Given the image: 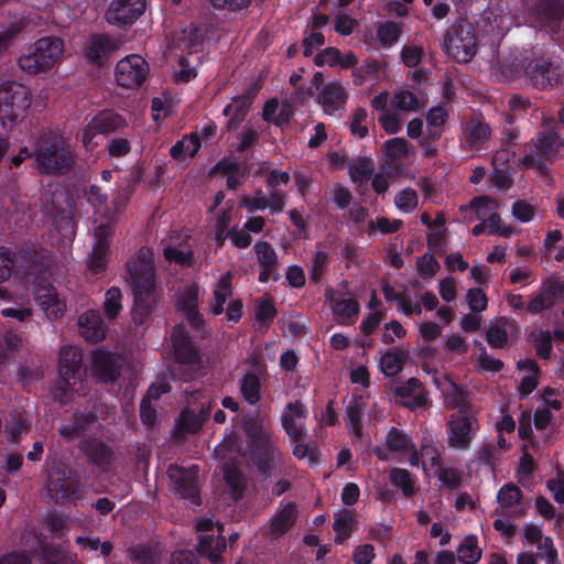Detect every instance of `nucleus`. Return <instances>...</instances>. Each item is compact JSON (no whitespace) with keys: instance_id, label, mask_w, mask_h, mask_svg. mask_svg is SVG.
<instances>
[{"instance_id":"f257e3e1","label":"nucleus","mask_w":564,"mask_h":564,"mask_svg":"<svg viewBox=\"0 0 564 564\" xmlns=\"http://www.w3.org/2000/svg\"><path fill=\"white\" fill-rule=\"evenodd\" d=\"M128 281L133 294L131 319L135 326L149 323L159 302L153 254L142 247L127 262Z\"/></svg>"},{"instance_id":"f03ea898","label":"nucleus","mask_w":564,"mask_h":564,"mask_svg":"<svg viewBox=\"0 0 564 564\" xmlns=\"http://www.w3.org/2000/svg\"><path fill=\"white\" fill-rule=\"evenodd\" d=\"M551 122L553 119H544V128L524 144L527 153L519 159L521 167L535 170L541 176H549V166L564 158V137L556 131L555 126H550Z\"/></svg>"},{"instance_id":"7ed1b4c3","label":"nucleus","mask_w":564,"mask_h":564,"mask_svg":"<svg viewBox=\"0 0 564 564\" xmlns=\"http://www.w3.org/2000/svg\"><path fill=\"white\" fill-rule=\"evenodd\" d=\"M34 163L41 175L61 176L73 170L75 154L64 137L47 132L36 141Z\"/></svg>"},{"instance_id":"20e7f679","label":"nucleus","mask_w":564,"mask_h":564,"mask_svg":"<svg viewBox=\"0 0 564 564\" xmlns=\"http://www.w3.org/2000/svg\"><path fill=\"white\" fill-rule=\"evenodd\" d=\"M64 41L59 36H43L31 44L25 54L18 58L19 67L30 75L52 69L62 57Z\"/></svg>"},{"instance_id":"39448f33","label":"nucleus","mask_w":564,"mask_h":564,"mask_svg":"<svg viewBox=\"0 0 564 564\" xmlns=\"http://www.w3.org/2000/svg\"><path fill=\"white\" fill-rule=\"evenodd\" d=\"M243 432L248 438L250 460L259 476L270 477L274 467L275 445L270 433L262 423L256 419H248L243 424Z\"/></svg>"},{"instance_id":"423d86ee","label":"nucleus","mask_w":564,"mask_h":564,"mask_svg":"<svg viewBox=\"0 0 564 564\" xmlns=\"http://www.w3.org/2000/svg\"><path fill=\"white\" fill-rule=\"evenodd\" d=\"M32 104L29 87L15 80L0 84V122L4 129L11 130L21 121Z\"/></svg>"},{"instance_id":"0eeeda50","label":"nucleus","mask_w":564,"mask_h":564,"mask_svg":"<svg viewBox=\"0 0 564 564\" xmlns=\"http://www.w3.org/2000/svg\"><path fill=\"white\" fill-rule=\"evenodd\" d=\"M443 50L457 63L469 62L477 53V35L466 20L455 22L445 33Z\"/></svg>"},{"instance_id":"6e6552de","label":"nucleus","mask_w":564,"mask_h":564,"mask_svg":"<svg viewBox=\"0 0 564 564\" xmlns=\"http://www.w3.org/2000/svg\"><path fill=\"white\" fill-rule=\"evenodd\" d=\"M126 127H128V122L123 116L111 109H105L97 112L84 127L80 141L87 151H94L97 147L95 138L98 134L108 135L119 132Z\"/></svg>"},{"instance_id":"1a4fd4ad","label":"nucleus","mask_w":564,"mask_h":564,"mask_svg":"<svg viewBox=\"0 0 564 564\" xmlns=\"http://www.w3.org/2000/svg\"><path fill=\"white\" fill-rule=\"evenodd\" d=\"M50 495L56 500L75 501L83 494V485L78 474L64 464L55 465L47 480Z\"/></svg>"},{"instance_id":"9d476101","label":"nucleus","mask_w":564,"mask_h":564,"mask_svg":"<svg viewBox=\"0 0 564 564\" xmlns=\"http://www.w3.org/2000/svg\"><path fill=\"white\" fill-rule=\"evenodd\" d=\"M86 375V368L83 364V352L72 346H63L58 354V390L62 394H67L73 387L82 381Z\"/></svg>"},{"instance_id":"9b49d317","label":"nucleus","mask_w":564,"mask_h":564,"mask_svg":"<svg viewBox=\"0 0 564 564\" xmlns=\"http://www.w3.org/2000/svg\"><path fill=\"white\" fill-rule=\"evenodd\" d=\"M561 66L547 56H533L524 66V77L534 88L544 90L560 83Z\"/></svg>"},{"instance_id":"f8f14e48","label":"nucleus","mask_w":564,"mask_h":564,"mask_svg":"<svg viewBox=\"0 0 564 564\" xmlns=\"http://www.w3.org/2000/svg\"><path fill=\"white\" fill-rule=\"evenodd\" d=\"M197 473V466L184 468L178 465H171L167 469V476L175 496L180 499L189 500L195 506H200L202 499Z\"/></svg>"},{"instance_id":"ddd939ff","label":"nucleus","mask_w":564,"mask_h":564,"mask_svg":"<svg viewBox=\"0 0 564 564\" xmlns=\"http://www.w3.org/2000/svg\"><path fill=\"white\" fill-rule=\"evenodd\" d=\"M528 13L539 28L557 33L564 19V0H533Z\"/></svg>"},{"instance_id":"4468645a","label":"nucleus","mask_w":564,"mask_h":564,"mask_svg":"<svg viewBox=\"0 0 564 564\" xmlns=\"http://www.w3.org/2000/svg\"><path fill=\"white\" fill-rule=\"evenodd\" d=\"M149 70V64L142 56L131 54L117 63L115 70L116 82L123 88H137L147 79Z\"/></svg>"},{"instance_id":"2eb2a0df","label":"nucleus","mask_w":564,"mask_h":564,"mask_svg":"<svg viewBox=\"0 0 564 564\" xmlns=\"http://www.w3.org/2000/svg\"><path fill=\"white\" fill-rule=\"evenodd\" d=\"M145 7V0H111L105 19L109 24L126 30L144 13Z\"/></svg>"},{"instance_id":"dca6fc26","label":"nucleus","mask_w":564,"mask_h":564,"mask_svg":"<svg viewBox=\"0 0 564 564\" xmlns=\"http://www.w3.org/2000/svg\"><path fill=\"white\" fill-rule=\"evenodd\" d=\"M171 340L176 361L184 366L202 362L198 345L191 338L184 324H176L171 332Z\"/></svg>"},{"instance_id":"f3484780","label":"nucleus","mask_w":564,"mask_h":564,"mask_svg":"<svg viewBox=\"0 0 564 564\" xmlns=\"http://www.w3.org/2000/svg\"><path fill=\"white\" fill-rule=\"evenodd\" d=\"M91 371L99 382H116L121 375V365L117 354L97 348L93 352Z\"/></svg>"},{"instance_id":"a211bd4d","label":"nucleus","mask_w":564,"mask_h":564,"mask_svg":"<svg viewBox=\"0 0 564 564\" xmlns=\"http://www.w3.org/2000/svg\"><path fill=\"white\" fill-rule=\"evenodd\" d=\"M118 48L117 40L107 33H91L84 47L85 58L95 65L104 66Z\"/></svg>"},{"instance_id":"6ab92c4d","label":"nucleus","mask_w":564,"mask_h":564,"mask_svg":"<svg viewBox=\"0 0 564 564\" xmlns=\"http://www.w3.org/2000/svg\"><path fill=\"white\" fill-rule=\"evenodd\" d=\"M307 414V408L300 400L285 405L281 415V425L292 442H301L305 438V424L303 422L297 424L296 420H305Z\"/></svg>"},{"instance_id":"aec40b11","label":"nucleus","mask_w":564,"mask_h":564,"mask_svg":"<svg viewBox=\"0 0 564 564\" xmlns=\"http://www.w3.org/2000/svg\"><path fill=\"white\" fill-rule=\"evenodd\" d=\"M473 417L466 411L449 416L448 443L454 448H468L473 440Z\"/></svg>"},{"instance_id":"412c9836","label":"nucleus","mask_w":564,"mask_h":564,"mask_svg":"<svg viewBox=\"0 0 564 564\" xmlns=\"http://www.w3.org/2000/svg\"><path fill=\"white\" fill-rule=\"evenodd\" d=\"M326 301L329 304L336 319L341 324H351L360 311L356 299L344 297V293L338 290H327Z\"/></svg>"},{"instance_id":"4be33fe9","label":"nucleus","mask_w":564,"mask_h":564,"mask_svg":"<svg viewBox=\"0 0 564 564\" xmlns=\"http://www.w3.org/2000/svg\"><path fill=\"white\" fill-rule=\"evenodd\" d=\"M78 327L80 335L90 343L104 340L108 332L100 313L95 310H89L78 317Z\"/></svg>"},{"instance_id":"5701e85b","label":"nucleus","mask_w":564,"mask_h":564,"mask_svg":"<svg viewBox=\"0 0 564 564\" xmlns=\"http://www.w3.org/2000/svg\"><path fill=\"white\" fill-rule=\"evenodd\" d=\"M7 257L10 258L11 271L19 272L21 274H31L35 268L40 252L34 246L20 247L11 249L4 247Z\"/></svg>"},{"instance_id":"b1692460","label":"nucleus","mask_w":564,"mask_h":564,"mask_svg":"<svg viewBox=\"0 0 564 564\" xmlns=\"http://www.w3.org/2000/svg\"><path fill=\"white\" fill-rule=\"evenodd\" d=\"M97 420L95 412L75 411L72 415V422L62 425L58 433L67 441L79 438L97 423Z\"/></svg>"},{"instance_id":"393cba45","label":"nucleus","mask_w":564,"mask_h":564,"mask_svg":"<svg viewBox=\"0 0 564 564\" xmlns=\"http://www.w3.org/2000/svg\"><path fill=\"white\" fill-rule=\"evenodd\" d=\"M491 134L488 123L485 122L482 115H473L463 124V137L469 149L476 148L485 143Z\"/></svg>"},{"instance_id":"a878e982","label":"nucleus","mask_w":564,"mask_h":564,"mask_svg":"<svg viewBox=\"0 0 564 564\" xmlns=\"http://www.w3.org/2000/svg\"><path fill=\"white\" fill-rule=\"evenodd\" d=\"M297 506L293 501H289L280 509L271 519L269 532L274 538H281L286 534L295 524L297 519Z\"/></svg>"},{"instance_id":"bb28decb","label":"nucleus","mask_w":564,"mask_h":564,"mask_svg":"<svg viewBox=\"0 0 564 564\" xmlns=\"http://www.w3.org/2000/svg\"><path fill=\"white\" fill-rule=\"evenodd\" d=\"M498 204L496 199L490 198L489 196H477L474 197L468 205H462L459 207V213L466 221H473L476 219L484 220L494 210H496Z\"/></svg>"},{"instance_id":"cd10ccee","label":"nucleus","mask_w":564,"mask_h":564,"mask_svg":"<svg viewBox=\"0 0 564 564\" xmlns=\"http://www.w3.org/2000/svg\"><path fill=\"white\" fill-rule=\"evenodd\" d=\"M366 400L361 394H352L346 406L345 422L349 433L357 437L362 434V417L366 408Z\"/></svg>"},{"instance_id":"c85d7f7f","label":"nucleus","mask_w":564,"mask_h":564,"mask_svg":"<svg viewBox=\"0 0 564 564\" xmlns=\"http://www.w3.org/2000/svg\"><path fill=\"white\" fill-rule=\"evenodd\" d=\"M409 358V351L401 347L388 349L380 358V368L387 377L398 375Z\"/></svg>"},{"instance_id":"c756f323","label":"nucleus","mask_w":564,"mask_h":564,"mask_svg":"<svg viewBox=\"0 0 564 564\" xmlns=\"http://www.w3.org/2000/svg\"><path fill=\"white\" fill-rule=\"evenodd\" d=\"M82 451L88 457L89 463L96 466H106L112 459V449L96 438L85 441L82 445Z\"/></svg>"},{"instance_id":"7c9ffc66","label":"nucleus","mask_w":564,"mask_h":564,"mask_svg":"<svg viewBox=\"0 0 564 564\" xmlns=\"http://www.w3.org/2000/svg\"><path fill=\"white\" fill-rule=\"evenodd\" d=\"M231 280L232 274L228 271L220 276L216 284L213 293V300L209 304V311L215 316L224 313V305L227 299L232 294Z\"/></svg>"},{"instance_id":"2f4dec72","label":"nucleus","mask_w":564,"mask_h":564,"mask_svg":"<svg viewBox=\"0 0 564 564\" xmlns=\"http://www.w3.org/2000/svg\"><path fill=\"white\" fill-rule=\"evenodd\" d=\"M261 388L260 377L252 371H248L239 380L240 393L243 400L250 405H254L260 401Z\"/></svg>"},{"instance_id":"473e14b6","label":"nucleus","mask_w":564,"mask_h":564,"mask_svg":"<svg viewBox=\"0 0 564 564\" xmlns=\"http://www.w3.org/2000/svg\"><path fill=\"white\" fill-rule=\"evenodd\" d=\"M224 479L230 489V497L238 501L243 497L247 489V479L242 471L236 466H226L224 469Z\"/></svg>"},{"instance_id":"72a5a7b5","label":"nucleus","mask_w":564,"mask_h":564,"mask_svg":"<svg viewBox=\"0 0 564 564\" xmlns=\"http://www.w3.org/2000/svg\"><path fill=\"white\" fill-rule=\"evenodd\" d=\"M558 282H552L546 289L533 296L528 306L527 311L531 314H539L545 310L551 308L555 304V293L558 289Z\"/></svg>"},{"instance_id":"f704fd0d","label":"nucleus","mask_w":564,"mask_h":564,"mask_svg":"<svg viewBox=\"0 0 564 564\" xmlns=\"http://www.w3.org/2000/svg\"><path fill=\"white\" fill-rule=\"evenodd\" d=\"M200 149V140L197 133H191L189 135H185L182 140L175 142L170 149V155L176 160L181 161L184 154H187L189 158H194Z\"/></svg>"},{"instance_id":"c9c22d12","label":"nucleus","mask_w":564,"mask_h":564,"mask_svg":"<svg viewBox=\"0 0 564 564\" xmlns=\"http://www.w3.org/2000/svg\"><path fill=\"white\" fill-rule=\"evenodd\" d=\"M349 170L350 180L356 184H362L370 180L375 171V165L371 159L359 156L357 160H351L347 164Z\"/></svg>"},{"instance_id":"e433bc0d","label":"nucleus","mask_w":564,"mask_h":564,"mask_svg":"<svg viewBox=\"0 0 564 564\" xmlns=\"http://www.w3.org/2000/svg\"><path fill=\"white\" fill-rule=\"evenodd\" d=\"M402 34V25L395 21L379 22L376 25V35L382 47H391Z\"/></svg>"},{"instance_id":"4c0bfd02","label":"nucleus","mask_w":564,"mask_h":564,"mask_svg":"<svg viewBox=\"0 0 564 564\" xmlns=\"http://www.w3.org/2000/svg\"><path fill=\"white\" fill-rule=\"evenodd\" d=\"M457 558L464 564H476L481 558V550L478 547V539L475 534L464 538L457 549Z\"/></svg>"},{"instance_id":"58836bf2","label":"nucleus","mask_w":564,"mask_h":564,"mask_svg":"<svg viewBox=\"0 0 564 564\" xmlns=\"http://www.w3.org/2000/svg\"><path fill=\"white\" fill-rule=\"evenodd\" d=\"M278 314L272 297L262 296L256 300L254 319L261 325L269 327Z\"/></svg>"},{"instance_id":"ea45409f","label":"nucleus","mask_w":564,"mask_h":564,"mask_svg":"<svg viewBox=\"0 0 564 564\" xmlns=\"http://www.w3.org/2000/svg\"><path fill=\"white\" fill-rule=\"evenodd\" d=\"M386 445L390 452L405 453L413 448L411 437L402 430L392 426L386 436Z\"/></svg>"},{"instance_id":"a19ab883","label":"nucleus","mask_w":564,"mask_h":564,"mask_svg":"<svg viewBox=\"0 0 564 564\" xmlns=\"http://www.w3.org/2000/svg\"><path fill=\"white\" fill-rule=\"evenodd\" d=\"M389 478L392 486L401 489L405 497L409 498L414 495V479L409 470L398 467L392 468Z\"/></svg>"},{"instance_id":"79ce46f5","label":"nucleus","mask_w":564,"mask_h":564,"mask_svg":"<svg viewBox=\"0 0 564 564\" xmlns=\"http://www.w3.org/2000/svg\"><path fill=\"white\" fill-rule=\"evenodd\" d=\"M329 254L326 251L317 250L312 256L308 269V279L312 284H319L329 264Z\"/></svg>"},{"instance_id":"37998d69","label":"nucleus","mask_w":564,"mask_h":564,"mask_svg":"<svg viewBox=\"0 0 564 564\" xmlns=\"http://www.w3.org/2000/svg\"><path fill=\"white\" fill-rule=\"evenodd\" d=\"M122 310V293L117 286H111L105 293L104 313L110 321L116 319Z\"/></svg>"},{"instance_id":"c03bdc74","label":"nucleus","mask_w":564,"mask_h":564,"mask_svg":"<svg viewBox=\"0 0 564 564\" xmlns=\"http://www.w3.org/2000/svg\"><path fill=\"white\" fill-rule=\"evenodd\" d=\"M509 112L505 116L506 124H514L518 117L527 113L532 107V102L529 98L520 95H513L508 101Z\"/></svg>"},{"instance_id":"a18cd8bd","label":"nucleus","mask_w":564,"mask_h":564,"mask_svg":"<svg viewBox=\"0 0 564 564\" xmlns=\"http://www.w3.org/2000/svg\"><path fill=\"white\" fill-rule=\"evenodd\" d=\"M109 248L104 242H95L88 258V268L93 273H101L108 264Z\"/></svg>"},{"instance_id":"49530a36","label":"nucleus","mask_w":564,"mask_h":564,"mask_svg":"<svg viewBox=\"0 0 564 564\" xmlns=\"http://www.w3.org/2000/svg\"><path fill=\"white\" fill-rule=\"evenodd\" d=\"M521 489L513 482L505 484L498 491L497 500L502 508L510 509L520 503Z\"/></svg>"},{"instance_id":"de8ad7c7","label":"nucleus","mask_w":564,"mask_h":564,"mask_svg":"<svg viewBox=\"0 0 564 564\" xmlns=\"http://www.w3.org/2000/svg\"><path fill=\"white\" fill-rule=\"evenodd\" d=\"M403 221L401 219L390 220L387 217H377L368 223L367 234L368 236L376 235L380 231L383 235L394 234L401 229Z\"/></svg>"},{"instance_id":"09e8293b","label":"nucleus","mask_w":564,"mask_h":564,"mask_svg":"<svg viewBox=\"0 0 564 564\" xmlns=\"http://www.w3.org/2000/svg\"><path fill=\"white\" fill-rule=\"evenodd\" d=\"M383 151L388 159L398 161L408 155L409 143L404 138H392L383 143Z\"/></svg>"},{"instance_id":"8fccbe9b","label":"nucleus","mask_w":564,"mask_h":564,"mask_svg":"<svg viewBox=\"0 0 564 564\" xmlns=\"http://www.w3.org/2000/svg\"><path fill=\"white\" fill-rule=\"evenodd\" d=\"M258 94V89L254 86L247 88L241 95L232 98L234 113L242 117H247L251 109L253 100Z\"/></svg>"},{"instance_id":"3c124183","label":"nucleus","mask_w":564,"mask_h":564,"mask_svg":"<svg viewBox=\"0 0 564 564\" xmlns=\"http://www.w3.org/2000/svg\"><path fill=\"white\" fill-rule=\"evenodd\" d=\"M219 161L221 164V174L224 175L239 174L242 178H247L250 175L251 166L247 161L239 163L232 156H224Z\"/></svg>"},{"instance_id":"603ef678","label":"nucleus","mask_w":564,"mask_h":564,"mask_svg":"<svg viewBox=\"0 0 564 564\" xmlns=\"http://www.w3.org/2000/svg\"><path fill=\"white\" fill-rule=\"evenodd\" d=\"M163 256L167 261L175 262L184 268H192L195 261L193 250H181L175 247H165Z\"/></svg>"},{"instance_id":"864d4df0","label":"nucleus","mask_w":564,"mask_h":564,"mask_svg":"<svg viewBox=\"0 0 564 564\" xmlns=\"http://www.w3.org/2000/svg\"><path fill=\"white\" fill-rule=\"evenodd\" d=\"M344 98L345 90L339 84H328L319 94V101L327 107H337Z\"/></svg>"},{"instance_id":"5fc2aeb1","label":"nucleus","mask_w":564,"mask_h":564,"mask_svg":"<svg viewBox=\"0 0 564 564\" xmlns=\"http://www.w3.org/2000/svg\"><path fill=\"white\" fill-rule=\"evenodd\" d=\"M260 267H276L278 256L268 241H258L253 246Z\"/></svg>"},{"instance_id":"6e6d98bb","label":"nucleus","mask_w":564,"mask_h":564,"mask_svg":"<svg viewBox=\"0 0 564 564\" xmlns=\"http://www.w3.org/2000/svg\"><path fill=\"white\" fill-rule=\"evenodd\" d=\"M199 290L196 284L187 286L177 300L178 310L185 314L198 308Z\"/></svg>"},{"instance_id":"4d7b16f0","label":"nucleus","mask_w":564,"mask_h":564,"mask_svg":"<svg viewBox=\"0 0 564 564\" xmlns=\"http://www.w3.org/2000/svg\"><path fill=\"white\" fill-rule=\"evenodd\" d=\"M352 518L347 512L340 517H337L333 523V530L336 532L334 542L336 544H343L346 539L351 534Z\"/></svg>"},{"instance_id":"13d9d810","label":"nucleus","mask_w":564,"mask_h":564,"mask_svg":"<svg viewBox=\"0 0 564 564\" xmlns=\"http://www.w3.org/2000/svg\"><path fill=\"white\" fill-rule=\"evenodd\" d=\"M534 348L536 356L543 360L551 357L553 345L550 330L541 329L534 339Z\"/></svg>"},{"instance_id":"bf43d9fd","label":"nucleus","mask_w":564,"mask_h":564,"mask_svg":"<svg viewBox=\"0 0 564 564\" xmlns=\"http://www.w3.org/2000/svg\"><path fill=\"white\" fill-rule=\"evenodd\" d=\"M130 558L138 564H158L153 549L145 544H139L129 550Z\"/></svg>"},{"instance_id":"052dcab7","label":"nucleus","mask_w":564,"mask_h":564,"mask_svg":"<svg viewBox=\"0 0 564 564\" xmlns=\"http://www.w3.org/2000/svg\"><path fill=\"white\" fill-rule=\"evenodd\" d=\"M416 268L421 278H432L440 270V263L431 253H424L416 260Z\"/></svg>"},{"instance_id":"680f3d73","label":"nucleus","mask_w":564,"mask_h":564,"mask_svg":"<svg viewBox=\"0 0 564 564\" xmlns=\"http://www.w3.org/2000/svg\"><path fill=\"white\" fill-rule=\"evenodd\" d=\"M203 426L200 417L193 411L184 410L181 413L178 427L186 433H197Z\"/></svg>"},{"instance_id":"e2e57ef3","label":"nucleus","mask_w":564,"mask_h":564,"mask_svg":"<svg viewBox=\"0 0 564 564\" xmlns=\"http://www.w3.org/2000/svg\"><path fill=\"white\" fill-rule=\"evenodd\" d=\"M395 206L404 212H412L417 205L416 192L412 188H405L398 193L394 198Z\"/></svg>"},{"instance_id":"0e129e2a","label":"nucleus","mask_w":564,"mask_h":564,"mask_svg":"<svg viewBox=\"0 0 564 564\" xmlns=\"http://www.w3.org/2000/svg\"><path fill=\"white\" fill-rule=\"evenodd\" d=\"M467 302L471 312L480 313L487 308L488 299L479 288H473L467 292Z\"/></svg>"},{"instance_id":"69168bd1","label":"nucleus","mask_w":564,"mask_h":564,"mask_svg":"<svg viewBox=\"0 0 564 564\" xmlns=\"http://www.w3.org/2000/svg\"><path fill=\"white\" fill-rule=\"evenodd\" d=\"M106 150L111 158H122L131 151V142L127 138H112Z\"/></svg>"},{"instance_id":"338daca9","label":"nucleus","mask_w":564,"mask_h":564,"mask_svg":"<svg viewBox=\"0 0 564 564\" xmlns=\"http://www.w3.org/2000/svg\"><path fill=\"white\" fill-rule=\"evenodd\" d=\"M486 340L492 348H503L508 341L507 330L498 325L489 326Z\"/></svg>"},{"instance_id":"774afa93","label":"nucleus","mask_w":564,"mask_h":564,"mask_svg":"<svg viewBox=\"0 0 564 564\" xmlns=\"http://www.w3.org/2000/svg\"><path fill=\"white\" fill-rule=\"evenodd\" d=\"M546 487L557 503H564V470L562 468H557L555 478L546 481Z\"/></svg>"}]
</instances>
